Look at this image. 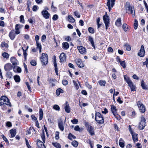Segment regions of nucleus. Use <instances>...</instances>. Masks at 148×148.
I'll return each instance as SVG.
<instances>
[{
  "mask_svg": "<svg viewBox=\"0 0 148 148\" xmlns=\"http://www.w3.org/2000/svg\"><path fill=\"white\" fill-rule=\"evenodd\" d=\"M123 28L125 32H127L128 29V26L126 24H123Z\"/></svg>",
  "mask_w": 148,
  "mask_h": 148,
  "instance_id": "39",
  "label": "nucleus"
},
{
  "mask_svg": "<svg viewBox=\"0 0 148 148\" xmlns=\"http://www.w3.org/2000/svg\"><path fill=\"white\" fill-rule=\"evenodd\" d=\"M10 133L11 135V137L13 138L16 135V130L15 129H11L10 131Z\"/></svg>",
  "mask_w": 148,
  "mask_h": 148,
  "instance_id": "25",
  "label": "nucleus"
},
{
  "mask_svg": "<svg viewBox=\"0 0 148 148\" xmlns=\"http://www.w3.org/2000/svg\"><path fill=\"white\" fill-rule=\"evenodd\" d=\"M88 30L90 33L93 34L94 32V29L91 27H89L88 29Z\"/></svg>",
  "mask_w": 148,
  "mask_h": 148,
  "instance_id": "49",
  "label": "nucleus"
},
{
  "mask_svg": "<svg viewBox=\"0 0 148 148\" xmlns=\"http://www.w3.org/2000/svg\"><path fill=\"white\" fill-rule=\"evenodd\" d=\"M12 67V66L10 63H8L4 66V69L5 71H8L11 70Z\"/></svg>",
  "mask_w": 148,
  "mask_h": 148,
  "instance_id": "16",
  "label": "nucleus"
},
{
  "mask_svg": "<svg viewBox=\"0 0 148 148\" xmlns=\"http://www.w3.org/2000/svg\"><path fill=\"white\" fill-rule=\"evenodd\" d=\"M68 138L71 140H72V138L75 139L76 138V137L71 133H70L68 136Z\"/></svg>",
  "mask_w": 148,
  "mask_h": 148,
  "instance_id": "38",
  "label": "nucleus"
},
{
  "mask_svg": "<svg viewBox=\"0 0 148 148\" xmlns=\"http://www.w3.org/2000/svg\"><path fill=\"white\" fill-rule=\"evenodd\" d=\"M134 28L135 29H136L138 27V23L137 20H135L134 23Z\"/></svg>",
  "mask_w": 148,
  "mask_h": 148,
  "instance_id": "45",
  "label": "nucleus"
},
{
  "mask_svg": "<svg viewBox=\"0 0 148 148\" xmlns=\"http://www.w3.org/2000/svg\"><path fill=\"white\" fill-rule=\"evenodd\" d=\"M9 35L10 39L12 40H13L15 36V33L14 32H11L10 33Z\"/></svg>",
  "mask_w": 148,
  "mask_h": 148,
  "instance_id": "28",
  "label": "nucleus"
},
{
  "mask_svg": "<svg viewBox=\"0 0 148 148\" xmlns=\"http://www.w3.org/2000/svg\"><path fill=\"white\" fill-rule=\"evenodd\" d=\"M124 79L127 84L131 81L128 77H126L125 76H124Z\"/></svg>",
  "mask_w": 148,
  "mask_h": 148,
  "instance_id": "50",
  "label": "nucleus"
},
{
  "mask_svg": "<svg viewBox=\"0 0 148 148\" xmlns=\"http://www.w3.org/2000/svg\"><path fill=\"white\" fill-rule=\"evenodd\" d=\"M4 104L10 107L12 106L11 104L7 97L5 96H2L0 99V106H2Z\"/></svg>",
  "mask_w": 148,
  "mask_h": 148,
  "instance_id": "1",
  "label": "nucleus"
},
{
  "mask_svg": "<svg viewBox=\"0 0 148 148\" xmlns=\"http://www.w3.org/2000/svg\"><path fill=\"white\" fill-rule=\"evenodd\" d=\"M41 14L43 17L46 19H48L49 16L50 14L46 10H43L41 12Z\"/></svg>",
  "mask_w": 148,
  "mask_h": 148,
  "instance_id": "12",
  "label": "nucleus"
},
{
  "mask_svg": "<svg viewBox=\"0 0 148 148\" xmlns=\"http://www.w3.org/2000/svg\"><path fill=\"white\" fill-rule=\"evenodd\" d=\"M68 20L70 23H74L75 21L74 18L71 15L68 16Z\"/></svg>",
  "mask_w": 148,
  "mask_h": 148,
  "instance_id": "30",
  "label": "nucleus"
},
{
  "mask_svg": "<svg viewBox=\"0 0 148 148\" xmlns=\"http://www.w3.org/2000/svg\"><path fill=\"white\" fill-rule=\"evenodd\" d=\"M145 51L144 46L142 45L141 46L140 52L138 53V55L140 57H143L145 55Z\"/></svg>",
  "mask_w": 148,
  "mask_h": 148,
  "instance_id": "11",
  "label": "nucleus"
},
{
  "mask_svg": "<svg viewBox=\"0 0 148 148\" xmlns=\"http://www.w3.org/2000/svg\"><path fill=\"white\" fill-rule=\"evenodd\" d=\"M77 49L79 52L81 54H83L86 52V49L82 46L78 47Z\"/></svg>",
  "mask_w": 148,
  "mask_h": 148,
  "instance_id": "19",
  "label": "nucleus"
},
{
  "mask_svg": "<svg viewBox=\"0 0 148 148\" xmlns=\"http://www.w3.org/2000/svg\"><path fill=\"white\" fill-rule=\"evenodd\" d=\"M64 109L66 112L68 113L70 112V108L69 104L67 101H66V105L65 107H64Z\"/></svg>",
  "mask_w": 148,
  "mask_h": 148,
  "instance_id": "22",
  "label": "nucleus"
},
{
  "mask_svg": "<svg viewBox=\"0 0 148 148\" xmlns=\"http://www.w3.org/2000/svg\"><path fill=\"white\" fill-rule=\"evenodd\" d=\"M62 45L63 48L66 49H68L69 47V45L67 42H64L62 43Z\"/></svg>",
  "mask_w": 148,
  "mask_h": 148,
  "instance_id": "32",
  "label": "nucleus"
},
{
  "mask_svg": "<svg viewBox=\"0 0 148 148\" xmlns=\"http://www.w3.org/2000/svg\"><path fill=\"white\" fill-rule=\"evenodd\" d=\"M146 120L143 117L141 118L140 122L138 126V128L140 130H142L144 128L146 125Z\"/></svg>",
  "mask_w": 148,
  "mask_h": 148,
  "instance_id": "6",
  "label": "nucleus"
},
{
  "mask_svg": "<svg viewBox=\"0 0 148 148\" xmlns=\"http://www.w3.org/2000/svg\"><path fill=\"white\" fill-rule=\"evenodd\" d=\"M58 126L59 128L62 131H63L64 130L63 123V121L61 119L58 121Z\"/></svg>",
  "mask_w": 148,
  "mask_h": 148,
  "instance_id": "14",
  "label": "nucleus"
},
{
  "mask_svg": "<svg viewBox=\"0 0 148 148\" xmlns=\"http://www.w3.org/2000/svg\"><path fill=\"white\" fill-rule=\"evenodd\" d=\"M71 122L73 124H76L77 123L78 121L77 119H74L71 120Z\"/></svg>",
  "mask_w": 148,
  "mask_h": 148,
  "instance_id": "54",
  "label": "nucleus"
},
{
  "mask_svg": "<svg viewBox=\"0 0 148 148\" xmlns=\"http://www.w3.org/2000/svg\"><path fill=\"white\" fill-rule=\"evenodd\" d=\"M20 22L22 23H24L25 22V20L24 19V17L23 16L21 15L20 16Z\"/></svg>",
  "mask_w": 148,
  "mask_h": 148,
  "instance_id": "47",
  "label": "nucleus"
},
{
  "mask_svg": "<svg viewBox=\"0 0 148 148\" xmlns=\"http://www.w3.org/2000/svg\"><path fill=\"white\" fill-rule=\"evenodd\" d=\"M116 0H107L106 5L108 7L109 12L110 11L111 8H112L115 4Z\"/></svg>",
  "mask_w": 148,
  "mask_h": 148,
  "instance_id": "7",
  "label": "nucleus"
},
{
  "mask_svg": "<svg viewBox=\"0 0 148 148\" xmlns=\"http://www.w3.org/2000/svg\"><path fill=\"white\" fill-rule=\"evenodd\" d=\"M74 130L76 131L82 132L83 130V129L82 128H80L79 126L77 125L75 127Z\"/></svg>",
  "mask_w": 148,
  "mask_h": 148,
  "instance_id": "31",
  "label": "nucleus"
},
{
  "mask_svg": "<svg viewBox=\"0 0 148 148\" xmlns=\"http://www.w3.org/2000/svg\"><path fill=\"white\" fill-rule=\"evenodd\" d=\"M86 86L89 89H91L92 88L91 85H90L88 82H86L85 83Z\"/></svg>",
  "mask_w": 148,
  "mask_h": 148,
  "instance_id": "56",
  "label": "nucleus"
},
{
  "mask_svg": "<svg viewBox=\"0 0 148 148\" xmlns=\"http://www.w3.org/2000/svg\"><path fill=\"white\" fill-rule=\"evenodd\" d=\"M89 40L92 46L93 47L94 49H95V46L94 45V42L93 41V39L92 38L89 37Z\"/></svg>",
  "mask_w": 148,
  "mask_h": 148,
  "instance_id": "29",
  "label": "nucleus"
},
{
  "mask_svg": "<svg viewBox=\"0 0 148 148\" xmlns=\"http://www.w3.org/2000/svg\"><path fill=\"white\" fill-rule=\"evenodd\" d=\"M63 90L61 88H59L57 89L56 90V94L57 95H60V93H63Z\"/></svg>",
  "mask_w": 148,
  "mask_h": 148,
  "instance_id": "33",
  "label": "nucleus"
},
{
  "mask_svg": "<svg viewBox=\"0 0 148 148\" xmlns=\"http://www.w3.org/2000/svg\"><path fill=\"white\" fill-rule=\"evenodd\" d=\"M99 83L101 86H105L106 82L105 80H101L99 81Z\"/></svg>",
  "mask_w": 148,
  "mask_h": 148,
  "instance_id": "36",
  "label": "nucleus"
},
{
  "mask_svg": "<svg viewBox=\"0 0 148 148\" xmlns=\"http://www.w3.org/2000/svg\"><path fill=\"white\" fill-rule=\"evenodd\" d=\"M31 64L33 66H35L36 65V62L34 60H32L30 62Z\"/></svg>",
  "mask_w": 148,
  "mask_h": 148,
  "instance_id": "61",
  "label": "nucleus"
},
{
  "mask_svg": "<svg viewBox=\"0 0 148 148\" xmlns=\"http://www.w3.org/2000/svg\"><path fill=\"white\" fill-rule=\"evenodd\" d=\"M43 112L41 108H40L39 111V119L40 120H41L43 118Z\"/></svg>",
  "mask_w": 148,
  "mask_h": 148,
  "instance_id": "26",
  "label": "nucleus"
},
{
  "mask_svg": "<svg viewBox=\"0 0 148 148\" xmlns=\"http://www.w3.org/2000/svg\"><path fill=\"white\" fill-rule=\"evenodd\" d=\"M52 144L56 148H60L61 147L60 145L58 143H52Z\"/></svg>",
  "mask_w": 148,
  "mask_h": 148,
  "instance_id": "44",
  "label": "nucleus"
},
{
  "mask_svg": "<svg viewBox=\"0 0 148 148\" xmlns=\"http://www.w3.org/2000/svg\"><path fill=\"white\" fill-rule=\"evenodd\" d=\"M36 45H37V48L38 49H41L42 48L41 47V44H40L38 42H36Z\"/></svg>",
  "mask_w": 148,
  "mask_h": 148,
  "instance_id": "64",
  "label": "nucleus"
},
{
  "mask_svg": "<svg viewBox=\"0 0 148 148\" xmlns=\"http://www.w3.org/2000/svg\"><path fill=\"white\" fill-rule=\"evenodd\" d=\"M1 46L3 49L5 47L7 49L8 46V44L5 42H2L1 44Z\"/></svg>",
  "mask_w": 148,
  "mask_h": 148,
  "instance_id": "40",
  "label": "nucleus"
},
{
  "mask_svg": "<svg viewBox=\"0 0 148 148\" xmlns=\"http://www.w3.org/2000/svg\"><path fill=\"white\" fill-rule=\"evenodd\" d=\"M119 144L120 146L122 148L124 147V141L122 138H120L119 140Z\"/></svg>",
  "mask_w": 148,
  "mask_h": 148,
  "instance_id": "27",
  "label": "nucleus"
},
{
  "mask_svg": "<svg viewBox=\"0 0 148 148\" xmlns=\"http://www.w3.org/2000/svg\"><path fill=\"white\" fill-rule=\"evenodd\" d=\"M141 86L143 89H147L146 86L143 80H142L141 82Z\"/></svg>",
  "mask_w": 148,
  "mask_h": 148,
  "instance_id": "42",
  "label": "nucleus"
},
{
  "mask_svg": "<svg viewBox=\"0 0 148 148\" xmlns=\"http://www.w3.org/2000/svg\"><path fill=\"white\" fill-rule=\"evenodd\" d=\"M95 119L96 121L99 124H101L104 123L103 118L101 114L99 112L95 113Z\"/></svg>",
  "mask_w": 148,
  "mask_h": 148,
  "instance_id": "2",
  "label": "nucleus"
},
{
  "mask_svg": "<svg viewBox=\"0 0 148 148\" xmlns=\"http://www.w3.org/2000/svg\"><path fill=\"white\" fill-rule=\"evenodd\" d=\"M58 18V16L57 14H55L53 16L52 19L53 21H56V20Z\"/></svg>",
  "mask_w": 148,
  "mask_h": 148,
  "instance_id": "59",
  "label": "nucleus"
},
{
  "mask_svg": "<svg viewBox=\"0 0 148 148\" xmlns=\"http://www.w3.org/2000/svg\"><path fill=\"white\" fill-rule=\"evenodd\" d=\"M75 62L78 66L79 68L83 67L84 65L81 60L78 59L75 60Z\"/></svg>",
  "mask_w": 148,
  "mask_h": 148,
  "instance_id": "15",
  "label": "nucleus"
},
{
  "mask_svg": "<svg viewBox=\"0 0 148 148\" xmlns=\"http://www.w3.org/2000/svg\"><path fill=\"white\" fill-rule=\"evenodd\" d=\"M126 9L127 11H129L130 13L133 16H135V11L134 8L130 5L129 2H127L126 4Z\"/></svg>",
  "mask_w": 148,
  "mask_h": 148,
  "instance_id": "4",
  "label": "nucleus"
},
{
  "mask_svg": "<svg viewBox=\"0 0 148 148\" xmlns=\"http://www.w3.org/2000/svg\"><path fill=\"white\" fill-rule=\"evenodd\" d=\"M59 132H56V136H55V138L57 140H58L59 138Z\"/></svg>",
  "mask_w": 148,
  "mask_h": 148,
  "instance_id": "51",
  "label": "nucleus"
},
{
  "mask_svg": "<svg viewBox=\"0 0 148 148\" xmlns=\"http://www.w3.org/2000/svg\"><path fill=\"white\" fill-rule=\"evenodd\" d=\"M120 63L121 66H122L123 68H125L126 67V65L125 63V61H121Z\"/></svg>",
  "mask_w": 148,
  "mask_h": 148,
  "instance_id": "46",
  "label": "nucleus"
},
{
  "mask_svg": "<svg viewBox=\"0 0 148 148\" xmlns=\"http://www.w3.org/2000/svg\"><path fill=\"white\" fill-rule=\"evenodd\" d=\"M2 56L4 58H8L9 57V54L6 52L3 53L2 54Z\"/></svg>",
  "mask_w": 148,
  "mask_h": 148,
  "instance_id": "43",
  "label": "nucleus"
},
{
  "mask_svg": "<svg viewBox=\"0 0 148 148\" xmlns=\"http://www.w3.org/2000/svg\"><path fill=\"white\" fill-rule=\"evenodd\" d=\"M111 109L112 113L115 117L118 119V118L116 116V115H117V114L116 112V107L113 105H111Z\"/></svg>",
  "mask_w": 148,
  "mask_h": 148,
  "instance_id": "13",
  "label": "nucleus"
},
{
  "mask_svg": "<svg viewBox=\"0 0 148 148\" xmlns=\"http://www.w3.org/2000/svg\"><path fill=\"white\" fill-rule=\"evenodd\" d=\"M116 25L118 26H120L121 25V19L120 18H118L116 21Z\"/></svg>",
  "mask_w": 148,
  "mask_h": 148,
  "instance_id": "37",
  "label": "nucleus"
},
{
  "mask_svg": "<svg viewBox=\"0 0 148 148\" xmlns=\"http://www.w3.org/2000/svg\"><path fill=\"white\" fill-rule=\"evenodd\" d=\"M103 19L105 24H109V17L106 15L103 16Z\"/></svg>",
  "mask_w": 148,
  "mask_h": 148,
  "instance_id": "23",
  "label": "nucleus"
},
{
  "mask_svg": "<svg viewBox=\"0 0 148 148\" xmlns=\"http://www.w3.org/2000/svg\"><path fill=\"white\" fill-rule=\"evenodd\" d=\"M62 83L64 85H67L68 83V81L66 80H63L62 81Z\"/></svg>",
  "mask_w": 148,
  "mask_h": 148,
  "instance_id": "53",
  "label": "nucleus"
},
{
  "mask_svg": "<svg viewBox=\"0 0 148 148\" xmlns=\"http://www.w3.org/2000/svg\"><path fill=\"white\" fill-rule=\"evenodd\" d=\"M23 51V55L24 57V58L25 60H26V56H27V53L26 52V50H25L23 48H22Z\"/></svg>",
  "mask_w": 148,
  "mask_h": 148,
  "instance_id": "60",
  "label": "nucleus"
},
{
  "mask_svg": "<svg viewBox=\"0 0 148 148\" xmlns=\"http://www.w3.org/2000/svg\"><path fill=\"white\" fill-rule=\"evenodd\" d=\"M23 27V25L19 24H17L15 26V34H18L20 33V29Z\"/></svg>",
  "mask_w": 148,
  "mask_h": 148,
  "instance_id": "10",
  "label": "nucleus"
},
{
  "mask_svg": "<svg viewBox=\"0 0 148 148\" xmlns=\"http://www.w3.org/2000/svg\"><path fill=\"white\" fill-rule=\"evenodd\" d=\"M73 82L76 89L77 90H78L79 88V86L77 82L76 81H75L74 80H73Z\"/></svg>",
  "mask_w": 148,
  "mask_h": 148,
  "instance_id": "48",
  "label": "nucleus"
},
{
  "mask_svg": "<svg viewBox=\"0 0 148 148\" xmlns=\"http://www.w3.org/2000/svg\"><path fill=\"white\" fill-rule=\"evenodd\" d=\"M74 14L77 17L79 18L80 17V15L79 14L77 11H75L74 12Z\"/></svg>",
  "mask_w": 148,
  "mask_h": 148,
  "instance_id": "55",
  "label": "nucleus"
},
{
  "mask_svg": "<svg viewBox=\"0 0 148 148\" xmlns=\"http://www.w3.org/2000/svg\"><path fill=\"white\" fill-rule=\"evenodd\" d=\"M53 108L57 110H60L59 106L57 105H55L54 106Z\"/></svg>",
  "mask_w": 148,
  "mask_h": 148,
  "instance_id": "57",
  "label": "nucleus"
},
{
  "mask_svg": "<svg viewBox=\"0 0 148 148\" xmlns=\"http://www.w3.org/2000/svg\"><path fill=\"white\" fill-rule=\"evenodd\" d=\"M124 47L126 48V50L128 51H130L131 50V48L130 46L127 43L125 44L124 45Z\"/></svg>",
  "mask_w": 148,
  "mask_h": 148,
  "instance_id": "35",
  "label": "nucleus"
},
{
  "mask_svg": "<svg viewBox=\"0 0 148 148\" xmlns=\"http://www.w3.org/2000/svg\"><path fill=\"white\" fill-rule=\"evenodd\" d=\"M66 56L65 54L63 53H62L60 56V62H63L65 61L66 60Z\"/></svg>",
  "mask_w": 148,
  "mask_h": 148,
  "instance_id": "17",
  "label": "nucleus"
},
{
  "mask_svg": "<svg viewBox=\"0 0 148 148\" xmlns=\"http://www.w3.org/2000/svg\"><path fill=\"white\" fill-rule=\"evenodd\" d=\"M13 70L15 73H21V69L18 66H15L13 68Z\"/></svg>",
  "mask_w": 148,
  "mask_h": 148,
  "instance_id": "21",
  "label": "nucleus"
},
{
  "mask_svg": "<svg viewBox=\"0 0 148 148\" xmlns=\"http://www.w3.org/2000/svg\"><path fill=\"white\" fill-rule=\"evenodd\" d=\"M41 136L43 143L40 140H38L37 145L39 148H46V147L43 143H45V136L43 131V134L41 135Z\"/></svg>",
  "mask_w": 148,
  "mask_h": 148,
  "instance_id": "3",
  "label": "nucleus"
},
{
  "mask_svg": "<svg viewBox=\"0 0 148 148\" xmlns=\"http://www.w3.org/2000/svg\"><path fill=\"white\" fill-rule=\"evenodd\" d=\"M25 84H26V86H27V88H28V90L29 91H31V87L29 86V83L28 82H26V83H25Z\"/></svg>",
  "mask_w": 148,
  "mask_h": 148,
  "instance_id": "63",
  "label": "nucleus"
},
{
  "mask_svg": "<svg viewBox=\"0 0 148 148\" xmlns=\"http://www.w3.org/2000/svg\"><path fill=\"white\" fill-rule=\"evenodd\" d=\"M134 143L138 141L137 137L138 134L133 133L131 134Z\"/></svg>",
  "mask_w": 148,
  "mask_h": 148,
  "instance_id": "24",
  "label": "nucleus"
},
{
  "mask_svg": "<svg viewBox=\"0 0 148 148\" xmlns=\"http://www.w3.org/2000/svg\"><path fill=\"white\" fill-rule=\"evenodd\" d=\"M86 127L87 128V130L91 136L95 134L94 130L93 127L88 124H85Z\"/></svg>",
  "mask_w": 148,
  "mask_h": 148,
  "instance_id": "8",
  "label": "nucleus"
},
{
  "mask_svg": "<svg viewBox=\"0 0 148 148\" xmlns=\"http://www.w3.org/2000/svg\"><path fill=\"white\" fill-rule=\"evenodd\" d=\"M56 80L55 79H50V83L52 86H53L55 85V84L53 82H55Z\"/></svg>",
  "mask_w": 148,
  "mask_h": 148,
  "instance_id": "52",
  "label": "nucleus"
},
{
  "mask_svg": "<svg viewBox=\"0 0 148 148\" xmlns=\"http://www.w3.org/2000/svg\"><path fill=\"white\" fill-rule=\"evenodd\" d=\"M72 145L74 147H77L78 145V143L76 140H74L72 142Z\"/></svg>",
  "mask_w": 148,
  "mask_h": 148,
  "instance_id": "41",
  "label": "nucleus"
},
{
  "mask_svg": "<svg viewBox=\"0 0 148 148\" xmlns=\"http://www.w3.org/2000/svg\"><path fill=\"white\" fill-rule=\"evenodd\" d=\"M11 61L13 65L17 66L18 65V61L14 57H12L11 58Z\"/></svg>",
  "mask_w": 148,
  "mask_h": 148,
  "instance_id": "18",
  "label": "nucleus"
},
{
  "mask_svg": "<svg viewBox=\"0 0 148 148\" xmlns=\"http://www.w3.org/2000/svg\"><path fill=\"white\" fill-rule=\"evenodd\" d=\"M14 79L16 82H19L20 81V78L18 75H15L14 76Z\"/></svg>",
  "mask_w": 148,
  "mask_h": 148,
  "instance_id": "34",
  "label": "nucleus"
},
{
  "mask_svg": "<svg viewBox=\"0 0 148 148\" xmlns=\"http://www.w3.org/2000/svg\"><path fill=\"white\" fill-rule=\"evenodd\" d=\"M54 61H53V64H54V65L55 68H56V67H57L56 58V56H54Z\"/></svg>",
  "mask_w": 148,
  "mask_h": 148,
  "instance_id": "58",
  "label": "nucleus"
},
{
  "mask_svg": "<svg viewBox=\"0 0 148 148\" xmlns=\"http://www.w3.org/2000/svg\"><path fill=\"white\" fill-rule=\"evenodd\" d=\"M128 84L129 86L130 87L131 91H133L136 90V87L134 85L132 81L129 83H128Z\"/></svg>",
  "mask_w": 148,
  "mask_h": 148,
  "instance_id": "20",
  "label": "nucleus"
},
{
  "mask_svg": "<svg viewBox=\"0 0 148 148\" xmlns=\"http://www.w3.org/2000/svg\"><path fill=\"white\" fill-rule=\"evenodd\" d=\"M40 60L43 65H46L48 62L47 55V54L42 53L40 58Z\"/></svg>",
  "mask_w": 148,
  "mask_h": 148,
  "instance_id": "5",
  "label": "nucleus"
},
{
  "mask_svg": "<svg viewBox=\"0 0 148 148\" xmlns=\"http://www.w3.org/2000/svg\"><path fill=\"white\" fill-rule=\"evenodd\" d=\"M137 104L140 112L144 113L145 111V108L143 105L140 102H138Z\"/></svg>",
  "mask_w": 148,
  "mask_h": 148,
  "instance_id": "9",
  "label": "nucleus"
},
{
  "mask_svg": "<svg viewBox=\"0 0 148 148\" xmlns=\"http://www.w3.org/2000/svg\"><path fill=\"white\" fill-rule=\"evenodd\" d=\"M1 136L5 141L7 143H8V141L7 138L5 136L3 135H2Z\"/></svg>",
  "mask_w": 148,
  "mask_h": 148,
  "instance_id": "62",
  "label": "nucleus"
}]
</instances>
